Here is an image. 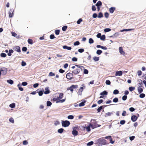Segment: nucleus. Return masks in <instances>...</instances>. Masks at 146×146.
Instances as JSON below:
<instances>
[{
  "label": "nucleus",
  "mask_w": 146,
  "mask_h": 146,
  "mask_svg": "<svg viewBox=\"0 0 146 146\" xmlns=\"http://www.w3.org/2000/svg\"><path fill=\"white\" fill-rule=\"evenodd\" d=\"M127 96H126V95L123 96L122 97V100L123 101H125L127 99Z\"/></svg>",
  "instance_id": "37998d69"
},
{
  "label": "nucleus",
  "mask_w": 146,
  "mask_h": 146,
  "mask_svg": "<svg viewBox=\"0 0 146 146\" xmlns=\"http://www.w3.org/2000/svg\"><path fill=\"white\" fill-rule=\"evenodd\" d=\"M26 63L25 62L23 61L21 62V66H26Z\"/></svg>",
  "instance_id": "4d7b16f0"
},
{
  "label": "nucleus",
  "mask_w": 146,
  "mask_h": 146,
  "mask_svg": "<svg viewBox=\"0 0 146 146\" xmlns=\"http://www.w3.org/2000/svg\"><path fill=\"white\" fill-rule=\"evenodd\" d=\"M94 143V142L92 141H90L88 142L87 144V145L88 146H91Z\"/></svg>",
  "instance_id": "4c0bfd02"
},
{
  "label": "nucleus",
  "mask_w": 146,
  "mask_h": 146,
  "mask_svg": "<svg viewBox=\"0 0 146 146\" xmlns=\"http://www.w3.org/2000/svg\"><path fill=\"white\" fill-rule=\"evenodd\" d=\"M102 3L101 1H99L96 4L97 6H99L102 5Z\"/></svg>",
  "instance_id": "5701e85b"
},
{
  "label": "nucleus",
  "mask_w": 146,
  "mask_h": 146,
  "mask_svg": "<svg viewBox=\"0 0 146 146\" xmlns=\"http://www.w3.org/2000/svg\"><path fill=\"white\" fill-rule=\"evenodd\" d=\"M80 72V70L79 68H77L72 71V73L75 74H78Z\"/></svg>",
  "instance_id": "20e7f679"
},
{
  "label": "nucleus",
  "mask_w": 146,
  "mask_h": 146,
  "mask_svg": "<svg viewBox=\"0 0 146 146\" xmlns=\"http://www.w3.org/2000/svg\"><path fill=\"white\" fill-rule=\"evenodd\" d=\"M13 50H9V52L7 54L9 56H11V54L13 52Z\"/></svg>",
  "instance_id": "f3484780"
},
{
  "label": "nucleus",
  "mask_w": 146,
  "mask_h": 146,
  "mask_svg": "<svg viewBox=\"0 0 146 146\" xmlns=\"http://www.w3.org/2000/svg\"><path fill=\"white\" fill-rule=\"evenodd\" d=\"M111 29L110 28H106L104 29V31L106 32H107L111 31Z\"/></svg>",
  "instance_id": "a19ab883"
},
{
  "label": "nucleus",
  "mask_w": 146,
  "mask_h": 146,
  "mask_svg": "<svg viewBox=\"0 0 146 146\" xmlns=\"http://www.w3.org/2000/svg\"><path fill=\"white\" fill-rule=\"evenodd\" d=\"M134 89L135 88L132 87H130L129 88V90L131 92L133 91Z\"/></svg>",
  "instance_id": "bf43d9fd"
},
{
  "label": "nucleus",
  "mask_w": 146,
  "mask_h": 146,
  "mask_svg": "<svg viewBox=\"0 0 146 146\" xmlns=\"http://www.w3.org/2000/svg\"><path fill=\"white\" fill-rule=\"evenodd\" d=\"M72 60L73 61L76 62L77 61V58L74 57L72 58Z\"/></svg>",
  "instance_id": "0e129e2a"
},
{
  "label": "nucleus",
  "mask_w": 146,
  "mask_h": 146,
  "mask_svg": "<svg viewBox=\"0 0 146 146\" xmlns=\"http://www.w3.org/2000/svg\"><path fill=\"white\" fill-rule=\"evenodd\" d=\"M82 19H78V20L77 21V23L78 24H80L81 23V22L82 21Z\"/></svg>",
  "instance_id": "3c124183"
},
{
  "label": "nucleus",
  "mask_w": 146,
  "mask_h": 146,
  "mask_svg": "<svg viewBox=\"0 0 146 146\" xmlns=\"http://www.w3.org/2000/svg\"><path fill=\"white\" fill-rule=\"evenodd\" d=\"M45 91L44 93V94H49L50 92V91L49 89V88L48 87H46L45 88Z\"/></svg>",
  "instance_id": "6e6552de"
},
{
  "label": "nucleus",
  "mask_w": 146,
  "mask_h": 146,
  "mask_svg": "<svg viewBox=\"0 0 146 146\" xmlns=\"http://www.w3.org/2000/svg\"><path fill=\"white\" fill-rule=\"evenodd\" d=\"M72 133L74 136H75L77 135L78 131L76 130H73L72 132Z\"/></svg>",
  "instance_id": "dca6fc26"
},
{
  "label": "nucleus",
  "mask_w": 146,
  "mask_h": 146,
  "mask_svg": "<svg viewBox=\"0 0 146 146\" xmlns=\"http://www.w3.org/2000/svg\"><path fill=\"white\" fill-rule=\"evenodd\" d=\"M14 10L12 9L10 10L9 12V17H12L13 16V12Z\"/></svg>",
  "instance_id": "1a4fd4ad"
},
{
  "label": "nucleus",
  "mask_w": 146,
  "mask_h": 146,
  "mask_svg": "<svg viewBox=\"0 0 146 146\" xmlns=\"http://www.w3.org/2000/svg\"><path fill=\"white\" fill-rule=\"evenodd\" d=\"M119 91L117 90H114L113 92V94H119Z\"/></svg>",
  "instance_id": "bb28decb"
},
{
  "label": "nucleus",
  "mask_w": 146,
  "mask_h": 146,
  "mask_svg": "<svg viewBox=\"0 0 146 146\" xmlns=\"http://www.w3.org/2000/svg\"><path fill=\"white\" fill-rule=\"evenodd\" d=\"M112 113L108 112L106 113L105 116L106 117L108 116H110Z\"/></svg>",
  "instance_id": "412c9836"
},
{
  "label": "nucleus",
  "mask_w": 146,
  "mask_h": 146,
  "mask_svg": "<svg viewBox=\"0 0 146 146\" xmlns=\"http://www.w3.org/2000/svg\"><path fill=\"white\" fill-rule=\"evenodd\" d=\"M0 55H1V56L2 57H5L7 55L5 53H1V54Z\"/></svg>",
  "instance_id": "49530a36"
},
{
  "label": "nucleus",
  "mask_w": 146,
  "mask_h": 146,
  "mask_svg": "<svg viewBox=\"0 0 146 146\" xmlns=\"http://www.w3.org/2000/svg\"><path fill=\"white\" fill-rule=\"evenodd\" d=\"M118 98H114L113 100V102L115 103H117V102H118Z\"/></svg>",
  "instance_id": "72a5a7b5"
},
{
  "label": "nucleus",
  "mask_w": 146,
  "mask_h": 146,
  "mask_svg": "<svg viewBox=\"0 0 146 146\" xmlns=\"http://www.w3.org/2000/svg\"><path fill=\"white\" fill-rule=\"evenodd\" d=\"M79 106L80 107L84 105V102H82L81 103L79 104Z\"/></svg>",
  "instance_id": "5fc2aeb1"
},
{
  "label": "nucleus",
  "mask_w": 146,
  "mask_h": 146,
  "mask_svg": "<svg viewBox=\"0 0 146 146\" xmlns=\"http://www.w3.org/2000/svg\"><path fill=\"white\" fill-rule=\"evenodd\" d=\"M84 50L83 49L81 48L78 50V51L80 53H82L84 52Z\"/></svg>",
  "instance_id": "680f3d73"
},
{
  "label": "nucleus",
  "mask_w": 146,
  "mask_h": 146,
  "mask_svg": "<svg viewBox=\"0 0 146 146\" xmlns=\"http://www.w3.org/2000/svg\"><path fill=\"white\" fill-rule=\"evenodd\" d=\"M115 10V8L114 7H111L110 8L109 11L110 13H112Z\"/></svg>",
  "instance_id": "ddd939ff"
},
{
  "label": "nucleus",
  "mask_w": 146,
  "mask_h": 146,
  "mask_svg": "<svg viewBox=\"0 0 146 146\" xmlns=\"http://www.w3.org/2000/svg\"><path fill=\"white\" fill-rule=\"evenodd\" d=\"M67 28V27L66 26H63L62 28V30L64 31H65Z\"/></svg>",
  "instance_id": "473e14b6"
},
{
  "label": "nucleus",
  "mask_w": 146,
  "mask_h": 146,
  "mask_svg": "<svg viewBox=\"0 0 146 146\" xmlns=\"http://www.w3.org/2000/svg\"><path fill=\"white\" fill-rule=\"evenodd\" d=\"M55 75V74L52 72H50L48 76H51Z\"/></svg>",
  "instance_id": "864d4df0"
},
{
  "label": "nucleus",
  "mask_w": 146,
  "mask_h": 146,
  "mask_svg": "<svg viewBox=\"0 0 146 146\" xmlns=\"http://www.w3.org/2000/svg\"><path fill=\"white\" fill-rule=\"evenodd\" d=\"M134 30V29H123L121 30L120 31L121 32H123V31H133Z\"/></svg>",
  "instance_id": "9b49d317"
},
{
  "label": "nucleus",
  "mask_w": 146,
  "mask_h": 146,
  "mask_svg": "<svg viewBox=\"0 0 146 146\" xmlns=\"http://www.w3.org/2000/svg\"><path fill=\"white\" fill-rule=\"evenodd\" d=\"M70 124V122L68 121H62V125L63 127H66L68 126Z\"/></svg>",
  "instance_id": "f03ea898"
},
{
  "label": "nucleus",
  "mask_w": 146,
  "mask_h": 146,
  "mask_svg": "<svg viewBox=\"0 0 146 146\" xmlns=\"http://www.w3.org/2000/svg\"><path fill=\"white\" fill-rule=\"evenodd\" d=\"M67 90H70L71 92H73V88H72L71 86L70 87L68 88H67Z\"/></svg>",
  "instance_id": "ea45409f"
},
{
  "label": "nucleus",
  "mask_w": 146,
  "mask_h": 146,
  "mask_svg": "<svg viewBox=\"0 0 146 146\" xmlns=\"http://www.w3.org/2000/svg\"><path fill=\"white\" fill-rule=\"evenodd\" d=\"M44 91V90L43 89L42 90L39 91L38 93L39 95L40 96H42L43 94V92Z\"/></svg>",
  "instance_id": "c85d7f7f"
},
{
  "label": "nucleus",
  "mask_w": 146,
  "mask_h": 146,
  "mask_svg": "<svg viewBox=\"0 0 146 146\" xmlns=\"http://www.w3.org/2000/svg\"><path fill=\"white\" fill-rule=\"evenodd\" d=\"M71 86L73 88V89H76L78 88V85H72Z\"/></svg>",
  "instance_id": "c03bdc74"
},
{
  "label": "nucleus",
  "mask_w": 146,
  "mask_h": 146,
  "mask_svg": "<svg viewBox=\"0 0 146 146\" xmlns=\"http://www.w3.org/2000/svg\"><path fill=\"white\" fill-rule=\"evenodd\" d=\"M145 96V94L142 93L140 94L139 95V97L141 98H144Z\"/></svg>",
  "instance_id": "58836bf2"
},
{
  "label": "nucleus",
  "mask_w": 146,
  "mask_h": 146,
  "mask_svg": "<svg viewBox=\"0 0 146 146\" xmlns=\"http://www.w3.org/2000/svg\"><path fill=\"white\" fill-rule=\"evenodd\" d=\"M52 104V103L49 101H47V102L46 104L47 106H51Z\"/></svg>",
  "instance_id": "2f4dec72"
},
{
  "label": "nucleus",
  "mask_w": 146,
  "mask_h": 146,
  "mask_svg": "<svg viewBox=\"0 0 146 146\" xmlns=\"http://www.w3.org/2000/svg\"><path fill=\"white\" fill-rule=\"evenodd\" d=\"M7 82L11 85L13 84V81L11 80H7Z\"/></svg>",
  "instance_id": "4be33fe9"
},
{
  "label": "nucleus",
  "mask_w": 146,
  "mask_h": 146,
  "mask_svg": "<svg viewBox=\"0 0 146 146\" xmlns=\"http://www.w3.org/2000/svg\"><path fill=\"white\" fill-rule=\"evenodd\" d=\"M138 91L139 93H141L142 92L143 90L141 88H139L138 89Z\"/></svg>",
  "instance_id": "a878e982"
},
{
  "label": "nucleus",
  "mask_w": 146,
  "mask_h": 146,
  "mask_svg": "<svg viewBox=\"0 0 146 146\" xmlns=\"http://www.w3.org/2000/svg\"><path fill=\"white\" fill-rule=\"evenodd\" d=\"M102 52V51L101 50H98L96 51V54L98 55H100Z\"/></svg>",
  "instance_id": "393cba45"
},
{
  "label": "nucleus",
  "mask_w": 146,
  "mask_h": 146,
  "mask_svg": "<svg viewBox=\"0 0 146 146\" xmlns=\"http://www.w3.org/2000/svg\"><path fill=\"white\" fill-rule=\"evenodd\" d=\"M73 76L72 74L71 73H68L66 75V78L69 79H71L72 78Z\"/></svg>",
  "instance_id": "39448f33"
},
{
  "label": "nucleus",
  "mask_w": 146,
  "mask_h": 146,
  "mask_svg": "<svg viewBox=\"0 0 146 146\" xmlns=\"http://www.w3.org/2000/svg\"><path fill=\"white\" fill-rule=\"evenodd\" d=\"M15 106V104L14 103H13L9 105V106L11 108H14Z\"/></svg>",
  "instance_id": "603ef678"
},
{
  "label": "nucleus",
  "mask_w": 146,
  "mask_h": 146,
  "mask_svg": "<svg viewBox=\"0 0 146 146\" xmlns=\"http://www.w3.org/2000/svg\"><path fill=\"white\" fill-rule=\"evenodd\" d=\"M82 87H81L79 89L78 91L82 92L83 91V89L85 88V86L84 85H82Z\"/></svg>",
  "instance_id": "2eb2a0df"
},
{
  "label": "nucleus",
  "mask_w": 146,
  "mask_h": 146,
  "mask_svg": "<svg viewBox=\"0 0 146 146\" xmlns=\"http://www.w3.org/2000/svg\"><path fill=\"white\" fill-rule=\"evenodd\" d=\"M119 53L122 55H124L125 54V52L123 51V48L121 47L119 48Z\"/></svg>",
  "instance_id": "7ed1b4c3"
},
{
  "label": "nucleus",
  "mask_w": 146,
  "mask_h": 146,
  "mask_svg": "<svg viewBox=\"0 0 146 146\" xmlns=\"http://www.w3.org/2000/svg\"><path fill=\"white\" fill-rule=\"evenodd\" d=\"M74 118V116L72 115H69L68 116V119H73Z\"/></svg>",
  "instance_id": "09e8293b"
},
{
  "label": "nucleus",
  "mask_w": 146,
  "mask_h": 146,
  "mask_svg": "<svg viewBox=\"0 0 146 146\" xmlns=\"http://www.w3.org/2000/svg\"><path fill=\"white\" fill-rule=\"evenodd\" d=\"M137 118L136 115H133L131 117V120L135 122L136 121Z\"/></svg>",
  "instance_id": "9d476101"
},
{
  "label": "nucleus",
  "mask_w": 146,
  "mask_h": 146,
  "mask_svg": "<svg viewBox=\"0 0 146 146\" xmlns=\"http://www.w3.org/2000/svg\"><path fill=\"white\" fill-rule=\"evenodd\" d=\"M75 66H76L79 69H81V70H82L84 68V67L82 66H79L77 65H75Z\"/></svg>",
  "instance_id": "a211bd4d"
},
{
  "label": "nucleus",
  "mask_w": 146,
  "mask_h": 146,
  "mask_svg": "<svg viewBox=\"0 0 146 146\" xmlns=\"http://www.w3.org/2000/svg\"><path fill=\"white\" fill-rule=\"evenodd\" d=\"M63 48L64 49H66L68 50H70L72 48L70 46H68L66 45H64L63 46Z\"/></svg>",
  "instance_id": "f8f14e48"
},
{
  "label": "nucleus",
  "mask_w": 146,
  "mask_h": 146,
  "mask_svg": "<svg viewBox=\"0 0 146 146\" xmlns=\"http://www.w3.org/2000/svg\"><path fill=\"white\" fill-rule=\"evenodd\" d=\"M27 82H23L22 83V85L23 86H26L27 85Z\"/></svg>",
  "instance_id": "338daca9"
},
{
  "label": "nucleus",
  "mask_w": 146,
  "mask_h": 146,
  "mask_svg": "<svg viewBox=\"0 0 146 146\" xmlns=\"http://www.w3.org/2000/svg\"><path fill=\"white\" fill-rule=\"evenodd\" d=\"M108 94V92L106 91H104L100 93V95H107Z\"/></svg>",
  "instance_id": "aec40b11"
},
{
  "label": "nucleus",
  "mask_w": 146,
  "mask_h": 146,
  "mask_svg": "<svg viewBox=\"0 0 146 146\" xmlns=\"http://www.w3.org/2000/svg\"><path fill=\"white\" fill-rule=\"evenodd\" d=\"M94 41L92 38H90L89 40V43L90 44H92L94 43Z\"/></svg>",
  "instance_id": "c756f323"
},
{
  "label": "nucleus",
  "mask_w": 146,
  "mask_h": 146,
  "mask_svg": "<svg viewBox=\"0 0 146 146\" xmlns=\"http://www.w3.org/2000/svg\"><path fill=\"white\" fill-rule=\"evenodd\" d=\"M63 93H60V94L59 99H61L63 97Z\"/></svg>",
  "instance_id": "79ce46f5"
},
{
  "label": "nucleus",
  "mask_w": 146,
  "mask_h": 146,
  "mask_svg": "<svg viewBox=\"0 0 146 146\" xmlns=\"http://www.w3.org/2000/svg\"><path fill=\"white\" fill-rule=\"evenodd\" d=\"M102 108H103L102 106H100V107H99V108H98L97 109L98 112H100V111L102 109Z\"/></svg>",
  "instance_id": "e433bc0d"
},
{
  "label": "nucleus",
  "mask_w": 146,
  "mask_h": 146,
  "mask_svg": "<svg viewBox=\"0 0 146 146\" xmlns=\"http://www.w3.org/2000/svg\"><path fill=\"white\" fill-rule=\"evenodd\" d=\"M88 70L86 69H84V73L85 74H88Z\"/></svg>",
  "instance_id": "e2e57ef3"
},
{
  "label": "nucleus",
  "mask_w": 146,
  "mask_h": 146,
  "mask_svg": "<svg viewBox=\"0 0 146 146\" xmlns=\"http://www.w3.org/2000/svg\"><path fill=\"white\" fill-rule=\"evenodd\" d=\"M93 60L95 62H96L99 60V58L98 57L94 56L93 57Z\"/></svg>",
  "instance_id": "6ab92c4d"
},
{
  "label": "nucleus",
  "mask_w": 146,
  "mask_h": 146,
  "mask_svg": "<svg viewBox=\"0 0 146 146\" xmlns=\"http://www.w3.org/2000/svg\"><path fill=\"white\" fill-rule=\"evenodd\" d=\"M64 130L63 128H60L58 130V132L59 133H61L63 132Z\"/></svg>",
  "instance_id": "b1692460"
},
{
  "label": "nucleus",
  "mask_w": 146,
  "mask_h": 146,
  "mask_svg": "<svg viewBox=\"0 0 146 146\" xmlns=\"http://www.w3.org/2000/svg\"><path fill=\"white\" fill-rule=\"evenodd\" d=\"M55 32L56 35H58L60 33V30H55Z\"/></svg>",
  "instance_id": "de8ad7c7"
},
{
  "label": "nucleus",
  "mask_w": 146,
  "mask_h": 146,
  "mask_svg": "<svg viewBox=\"0 0 146 146\" xmlns=\"http://www.w3.org/2000/svg\"><path fill=\"white\" fill-rule=\"evenodd\" d=\"M65 101V99H63L62 100H60L58 101H57L56 103H58V102H61V103H63Z\"/></svg>",
  "instance_id": "6e6d98bb"
},
{
  "label": "nucleus",
  "mask_w": 146,
  "mask_h": 146,
  "mask_svg": "<svg viewBox=\"0 0 146 146\" xmlns=\"http://www.w3.org/2000/svg\"><path fill=\"white\" fill-rule=\"evenodd\" d=\"M95 144L98 146H101L107 144V141L102 137L96 140Z\"/></svg>",
  "instance_id": "f257e3e1"
},
{
  "label": "nucleus",
  "mask_w": 146,
  "mask_h": 146,
  "mask_svg": "<svg viewBox=\"0 0 146 146\" xmlns=\"http://www.w3.org/2000/svg\"><path fill=\"white\" fill-rule=\"evenodd\" d=\"M28 42L31 44H33V40L31 39H29L28 40Z\"/></svg>",
  "instance_id": "cd10ccee"
},
{
  "label": "nucleus",
  "mask_w": 146,
  "mask_h": 146,
  "mask_svg": "<svg viewBox=\"0 0 146 146\" xmlns=\"http://www.w3.org/2000/svg\"><path fill=\"white\" fill-rule=\"evenodd\" d=\"M122 72L121 71H117L115 74L116 76H121L122 74Z\"/></svg>",
  "instance_id": "0eeeda50"
},
{
  "label": "nucleus",
  "mask_w": 146,
  "mask_h": 146,
  "mask_svg": "<svg viewBox=\"0 0 146 146\" xmlns=\"http://www.w3.org/2000/svg\"><path fill=\"white\" fill-rule=\"evenodd\" d=\"M9 121L12 123H14V121L13 119V118L11 117L9 119Z\"/></svg>",
  "instance_id": "c9c22d12"
},
{
  "label": "nucleus",
  "mask_w": 146,
  "mask_h": 146,
  "mask_svg": "<svg viewBox=\"0 0 146 146\" xmlns=\"http://www.w3.org/2000/svg\"><path fill=\"white\" fill-rule=\"evenodd\" d=\"M28 144V142L27 141L25 140L23 142V144L24 145H27Z\"/></svg>",
  "instance_id": "052dcab7"
},
{
  "label": "nucleus",
  "mask_w": 146,
  "mask_h": 146,
  "mask_svg": "<svg viewBox=\"0 0 146 146\" xmlns=\"http://www.w3.org/2000/svg\"><path fill=\"white\" fill-rule=\"evenodd\" d=\"M105 36L104 35H103L101 36L100 38V39L103 40H104L105 39Z\"/></svg>",
  "instance_id": "7c9ffc66"
},
{
  "label": "nucleus",
  "mask_w": 146,
  "mask_h": 146,
  "mask_svg": "<svg viewBox=\"0 0 146 146\" xmlns=\"http://www.w3.org/2000/svg\"><path fill=\"white\" fill-rule=\"evenodd\" d=\"M84 128L86 129V130H87L88 132H89L90 131V127H89L88 126L85 127Z\"/></svg>",
  "instance_id": "f704fd0d"
},
{
  "label": "nucleus",
  "mask_w": 146,
  "mask_h": 146,
  "mask_svg": "<svg viewBox=\"0 0 146 146\" xmlns=\"http://www.w3.org/2000/svg\"><path fill=\"white\" fill-rule=\"evenodd\" d=\"M103 17V14L102 13H100L98 14V17L100 18Z\"/></svg>",
  "instance_id": "8fccbe9b"
},
{
  "label": "nucleus",
  "mask_w": 146,
  "mask_h": 146,
  "mask_svg": "<svg viewBox=\"0 0 146 146\" xmlns=\"http://www.w3.org/2000/svg\"><path fill=\"white\" fill-rule=\"evenodd\" d=\"M125 121L124 120H121L120 122V123L121 125H123L125 124Z\"/></svg>",
  "instance_id": "69168bd1"
},
{
  "label": "nucleus",
  "mask_w": 146,
  "mask_h": 146,
  "mask_svg": "<svg viewBox=\"0 0 146 146\" xmlns=\"http://www.w3.org/2000/svg\"><path fill=\"white\" fill-rule=\"evenodd\" d=\"M80 44V42L78 41H76L75 42H74V46L78 45Z\"/></svg>",
  "instance_id": "a18cd8bd"
},
{
  "label": "nucleus",
  "mask_w": 146,
  "mask_h": 146,
  "mask_svg": "<svg viewBox=\"0 0 146 146\" xmlns=\"http://www.w3.org/2000/svg\"><path fill=\"white\" fill-rule=\"evenodd\" d=\"M14 50L19 52H21L20 48L19 46H16L13 48Z\"/></svg>",
  "instance_id": "423d86ee"
},
{
  "label": "nucleus",
  "mask_w": 146,
  "mask_h": 146,
  "mask_svg": "<svg viewBox=\"0 0 146 146\" xmlns=\"http://www.w3.org/2000/svg\"><path fill=\"white\" fill-rule=\"evenodd\" d=\"M55 37L54 35H51L50 36V39H52L54 38H55Z\"/></svg>",
  "instance_id": "774afa93"
},
{
  "label": "nucleus",
  "mask_w": 146,
  "mask_h": 146,
  "mask_svg": "<svg viewBox=\"0 0 146 146\" xmlns=\"http://www.w3.org/2000/svg\"><path fill=\"white\" fill-rule=\"evenodd\" d=\"M1 72H2V73L3 75H5L6 74L7 72V70L6 69H5L4 70H1Z\"/></svg>",
  "instance_id": "4468645a"
},
{
  "label": "nucleus",
  "mask_w": 146,
  "mask_h": 146,
  "mask_svg": "<svg viewBox=\"0 0 146 146\" xmlns=\"http://www.w3.org/2000/svg\"><path fill=\"white\" fill-rule=\"evenodd\" d=\"M106 83L107 85H110L111 84V82L109 80H107L106 82Z\"/></svg>",
  "instance_id": "13d9d810"
}]
</instances>
